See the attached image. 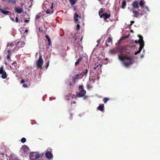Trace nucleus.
Masks as SVG:
<instances>
[{"mask_svg":"<svg viewBox=\"0 0 160 160\" xmlns=\"http://www.w3.org/2000/svg\"><path fill=\"white\" fill-rule=\"evenodd\" d=\"M72 37L71 39V41H74V45H75V44H76L77 43H78V41L77 42V40L78 38V36L77 35V34L76 33L74 34H72Z\"/></svg>","mask_w":160,"mask_h":160,"instance_id":"obj_5","label":"nucleus"},{"mask_svg":"<svg viewBox=\"0 0 160 160\" xmlns=\"http://www.w3.org/2000/svg\"><path fill=\"white\" fill-rule=\"evenodd\" d=\"M98 67V65H97V66L94 67L93 68V69H96Z\"/></svg>","mask_w":160,"mask_h":160,"instance_id":"obj_53","label":"nucleus"},{"mask_svg":"<svg viewBox=\"0 0 160 160\" xmlns=\"http://www.w3.org/2000/svg\"><path fill=\"white\" fill-rule=\"evenodd\" d=\"M24 82H25V81L23 79H22L20 82L21 83H22Z\"/></svg>","mask_w":160,"mask_h":160,"instance_id":"obj_47","label":"nucleus"},{"mask_svg":"<svg viewBox=\"0 0 160 160\" xmlns=\"http://www.w3.org/2000/svg\"><path fill=\"white\" fill-rule=\"evenodd\" d=\"M20 42V41H18L17 42H14L15 44V45H16V47H15L14 48L15 49L16 48H17V47H18V46L19 45V44Z\"/></svg>","mask_w":160,"mask_h":160,"instance_id":"obj_30","label":"nucleus"},{"mask_svg":"<svg viewBox=\"0 0 160 160\" xmlns=\"http://www.w3.org/2000/svg\"><path fill=\"white\" fill-rule=\"evenodd\" d=\"M79 62L77 61L76 62L75 64V66H77L79 64Z\"/></svg>","mask_w":160,"mask_h":160,"instance_id":"obj_44","label":"nucleus"},{"mask_svg":"<svg viewBox=\"0 0 160 160\" xmlns=\"http://www.w3.org/2000/svg\"><path fill=\"white\" fill-rule=\"evenodd\" d=\"M78 0H71V5H74L76 2Z\"/></svg>","mask_w":160,"mask_h":160,"instance_id":"obj_28","label":"nucleus"},{"mask_svg":"<svg viewBox=\"0 0 160 160\" xmlns=\"http://www.w3.org/2000/svg\"><path fill=\"white\" fill-rule=\"evenodd\" d=\"M10 56L11 55H8L6 57V58L9 61L11 60Z\"/></svg>","mask_w":160,"mask_h":160,"instance_id":"obj_33","label":"nucleus"},{"mask_svg":"<svg viewBox=\"0 0 160 160\" xmlns=\"http://www.w3.org/2000/svg\"><path fill=\"white\" fill-rule=\"evenodd\" d=\"M3 67L2 66L0 68V74H2L1 77L3 79L6 78L7 77L6 72L3 70Z\"/></svg>","mask_w":160,"mask_h":160,"instance_id":"obj_4","label":"nucleus"},{"mask_svg":"<svg viewBox=\"0 0 160 160\" xmlns=\"http://www.w3.org/2000/svg\"><path fill=\"white\" fill-rule=\"evenodd\" d=\"M145 8H146V9L148 10V7L147 6H146L145 7Z\"/></svg>","mask_w":160,"mask_h":160,"instance_id":"obj_58","label":"nucleus"},{"mask_svg":"<svg viewBox=\"0 0 160 160\" xmlns=\"http://www.w3.org/2000/svg\"><path fill=\"white\" fill-rule=\"evenodd\" d=\"M5 64L6 65H7V63L6 62H5Z\"/></svg>","mask_w":160,"mask_h":160,"instance_id":"obj_62","label":"nucleus"},{"mask_svg":"<svg viewBox=\"0 0 160 160\" xmlns=\"http://www.w3.org/2000/svg\"><path fill=\"white\" fill-rule=\"evenodd\" d=\"M41 14L40 13H39L36 15V20H38L40 18Z\"/></svg>","mask_w":160,"mask_h":160,"instance_id":"obj_26","label":"nucleus"},{"mask_svg":"<svg viewBox=\"0 0 160 160\" xmlns=\"http://www.w3.org/2000/svg\"><path fill=\"white\" fill-rule=\"evenodd\" d=\"M11 52V50L10 49H8V50H7V53H6V52H5V53L6 54H7L8 55H11L10 54V52Z\"/></svg>","mask_w":160,"mask_h":160,"instance_id":"obj_37","label":"nucleus"},{"mask_svg":"<svg viewBox=\"0 0 160 160\" xmlns=\"http://www.w3.org/2000/svg\"><path fill=\"white\" fill-rule=\"evenodd\" d=\"M78 18H81V16H79L78 14L75 13L74 16V20L75 22L79 23V22H78Z\"/></svg>","mask_w":160,"mask_h":160,"instance_id":"obj_12","label":"nucleus"},{"mask_svg":"<svg viewBox=\"0 0 160 160\" xmlns=\"http://www.w3.org/2000/svg\"><path fill=\"white\" fill-rule=\"evenodd\" d=\"M139 5L140 7H141L142 8V7L144 4V2L143 1L141 0L139 3Z\"/></svg>","mask_w":160,"mask_h":160,"instance_id":"obj_27","label":"nucleus"},{"mask_svg":"<svg viewBox=\"0 0 160 160\" xmlns=\"http://www.w3.org/2000/svg\"><path fill=\"white\" fill-rule=\"evenodd\" d=\"M14 10L16 12L20 14L23 12V10L22 8H17L15 7L14 8Z\"/></svg>","mask_w":160,"mask_h":160,"instance_id":"obj_11","label":"nucleus"},{"mask_svg":"<svg viewBox=\"0 0 160 160\" xmlns=\"http://www.w3.org/2000/svg\"><path fill=\"white\" fill-rule=\"evenodd\" d=\"M105 11V8H101L98 12V14L99 16H100V15L102 14V13H103Z\"/></svg>","mask_w":160,"mask_h":160,"instance_id":"obj_18","label":"nucleus"},{"mask_svg":"<svg viewBox=\"0 0 160 160\" xmlns=\"http://www.w3.org/2000/svg\"><path fill=\"white\" fill-rule=\"evenodd\" d=\"M126 47H122L120 48V52L121 54L123 53V52L126 50Z\"/></svg>","mask_w":160,"mask_h":160,"instance_id":"obj_14","label":"nucleus"},{"mask_svg":"<svg viewBox=\"0 0 160 160\" xmlns=\"http://www.w3.org/2000/svg\"><path fill=\"white\" fill-rule=\"evenodd\" d=\"M89 85H87V87H89Z\"/></svg>","mask_w":160,"mask_h":160,"instance_id":"obj_63","label":"nucleus"},{"mask_svg":"<svg viewBox=\"0 0 160 160\" xmlns=\"http://www.w3.org/2000/svg\"><path fill=\"white\" fill-rule=\"evenodd\" d=\"M29 22V20H27V19H25V20H24V22H26V23H27V22Z\"/></svg>","mask_w":160,"mask_h":160,"instance_id":"obj_51","label":"nucleus"},{"mask_svg":"<svg viewBox=\"0 0 160 160\" xmlns=\"http://www.w3.org/2000/svg\"><path fill=\"white\" fill-rule=\"evenodd\" d=\"M49 61H48L47 62V65H46V66H45V67L46 68H47L48 67L49 65Z\"/></svg>","mask_w":160,"mask_h":160,"instance_id":"obj_42","label":"nucleus"},{"mask_svg":"<svg viewBox=\"0 0 160 160\" xmlns=\"http://www.w3.org/2000/svg\"><path fill=\"white\" fill-rule=\"evenodd\" d=\"M75 99V100L76 99V98H72V101H71V102H72V103H76V101H75V100H73V99Z\"/></svg>","mask_w":160,"mask_h":160,"instance_id":"obj_39","label":"nucleus"},{"mask_svg":"<svg viewBox=\"0 0 160 160\" xmlns=\"http://www.w3.org/2000/svg\"><path fill=\"white\" fill-rule=\"evenodd\" d=\"M104 104H102L101 105H99L98 108V109L99 110L101 111H102L104 110Z\"/></svg>","mask_w":160,"mask_h":160,"instance_id":"obj_16","label":"nucleus"},{"mask_svg":"<svg viewBox=\"0 0 160 160\" xmlns=\"http://www.w3.org/2000/svg\"><path fill=\"white\" fill-rule=\"evenodd\" d=\"M144 57V55H141L140 56V58H142Z\"/></svg>","mask_w":160,"mask_h":160,"instance_id":"obj_57","label":"nucleus"},{"mask_svg":"<svg viewBox=\"0 0 160 160\" xmlns=\"http://www.w3.org/2000/svg\"><path fill=\"white\" fill-rule=\"evenodd\" d=\"M53 12V10H52V11H50V10L49 9H47L46 12V13L47 14H50L51 12L52 13Z\"/></svg>","mask_w":160,"mask_h":160,"instance_id":"obj_34","label":"nucleus"},{"mask_svg":"<svg viewBox=\"0 0 160 160\" xmlns=\"http://www.w3.org/2000/svg\"><path fill=\"white\" fill-rule=\"evenodd\" d=\"M77 29L78 30L80 28V25L79 24H77Z\"/></svg>","mask_w":160,"mask_h":160,"instance_id":"obj_41","label":"nucleus"},{"mask_svg":"<svg viewBox=\"0 0 160 160\" xmlns=\"http://www.w3.org/2000/svg\"><path fill=\"white\" fill-rule=\"evenodd\" d=\"M26 139L24 138H22L21 139V142L22 143H24L26 142Z\"/></svg>","mask_w":160,"mask_h":160,"instance_id":"obj_32","label":"nucleus"},{"mask_svg":"<svg viewBox=\"0 0 160 160\" xmlns=\"http://www.w3.org/2000/svg\"><path fill=\"white\" fill-rule=\"evenodd\" d=\"M65 99L68 100L69 99V96H67L65 97Z\"/></svg>","mask_w":160,"mask_h":160,"instance_id":"obj_46","label":"nucleus"},{"mask_svg":"<svg viewBox=\"0 0 160 160\" xmlns=\"http://www.w3.org/2000/svg\"><path fill=\"white\" fill-rule=\"evenodd\" d=\"M107 42L110 43H112V38L109 37L108 38L107 40Z\"/></svg>","mask_w":160,"mask_h":160,"instance_id":"obj_24","label":"nucleus"},{"mask_svg":"<svg viewBox=\"0 0 160 160\" xmlns=\"http://www.w3.org/2000/svg\"><path fill=\"white\" fill-rule=\"evenodd\" d=\"M78 88L79 89H81L82 90V89H83V85H79L78 87Z\"/></svg>","mask_w":160,"mask_h":160,"instance_id":"obj_38","label":"nucleus"},{"mask_svg":"<svg viewBox=\"0 0 160 160\" xmlns=\"http://www.w3.org/2000/svg\"><path fill=\"white\" fill-rule=\"evenodd\" d=\"M105 60H108V58H106Z\"/></svg>","mask_w":160,"mask_h":160,"instance_id":"obj_64","label":"nucleus"},{"mask_svg":"<svg viewBox=\"0 0 160 160\" xmlns=\"http://www.w3.org/2000/svg\"><path fill=\"white\" fill-rule=\"evenodd\" d=\"M119 58L122 61V62L123 61H124V60H125L124 56L123 57L122 56H119Z\"/></svg>","mask_w":160,"mask_h":160,"instance_id":"obj_29","label":"nucleus"},{"mask_svg":"<svg viewBox=\"0 0 160 160\" xmlns=\"http://www.w3.org/2000/svg\"><path fill=\"white\" fill-rule=\"evenodd\" d=\"M125 59H128L130 61L133 59V58L131 57H129L127 56V55H125L124 56Z\"/></svg>","mask_w":160,"mask_h":160,"instance_id":"obj_21","label":"nucleus"},{"mask_svg":"<svg viewBox=\"0 0 160 160\" xmlns=\"http://www.w3.org/2000/svg\"><path fill=\"white\" fill-rule=\"evenodd\" d=\"M82 37L81 38H80V41L82 42Z\"/></svg>","mask_w":160,"mask_h":160,"instance_id":"obj_59","label":"nucleus"},{"mask_svg":"<svg viewBox=\"0 0 160 160\" xmlns=\"http://www.w3.org/2000/svg\"><path fill=\"white\" fill-rule=\"evenodd\" d=\"M45 156L48 158L50 159L52 158L53 155L50 151H47L45 153Z\"/></svg>","mask_w":160,"mask_h":160,"instance_id":"obj_10","label":"nucleus"},{"mask_svg":"<svg viewBox=\"0 0 160 160\" xmlns=\"http://www.w3.org/2000/svg\"><path fill=\"white\" fill-rule=\"evenodd\" d=\"M82 59V57H80L77 60V61L78 62H81Z\"/></svg>","mask_w":160,"mask_h":160,"instance_id":"obj_36","label":"nucleus"},{"mask_svg":"<svg viewBox=\"0 0 160 160\" xmlns=\"http://www.w3.org/2000/svg\"><path fill=\"white\" fill-rule=\"evenodd\" d=\"M20 44L18 46L17 49H18L19 48H21L24 46L25 44V43L23 42H20Z\"/></svg>","mask_w":160,"mask_h":160,"instance_id":"obj_23","label":"nucleus"},{"mask_svg":"<svg viewBox=\"0 0 160 160\" xmlns=\"http://www.w3.org/2000/svg\"><path fill=\"white\" fill-rule=\"evenodd\" d=\"M23 87L24 88H28V86L25 84H23Z\"/></svg>","mask_w":160,"mask_h":160,"instance_id":"obj_48","label":"nucleus"},{"mask_svg":"<svg viewBox=\"0 0 160 160\" xmlns=\"http://www.w3.org/2000/svg\"><path fill=\"white\" fill-rule=\"evenodd\" d=\"M105 44L106 45V47H108V44H107V43H106Z\"/></svg>","mask_w":160,"mask_h":160,"instance_id":"obj_61","label":"nucleus"},{"mask_svg":"<svg viewBox=\"0 0 160 160\" xmlns=\"http://www.w3.org/2000/svg\"><path fill=\"white\" fill-rule=\"evenodd\" d=\"M97 42L98 43V44L97 45V46H98L99 44V43H100V40H97Z\"/></svg>","mask_w":160,"mask_h":160,"instance_id":"obj_56","label":"nucleus"},{"mask_svg":"<svg viewBox=\"0 0 160 160\" xmlns=\"http://www.w3.org/2000/svg\"><path fill=\"white\" fill-rule=\"evenodd\" d=\"M53 2H52V5H51V9H53Z\"/></svg>","mask_w":160,"mask_h":160,"instance_id":"obj_50","label":"nucleus"},{"mask_svg":"<svg viewBox=\"0 0 160 160\" xmlns=\"http://www.w3.org/2000/svg\"><path fill=\"white\" fill-rule=\"evenodd\" d=\"M138 37L139 38V39L138 40H136L135 41V42L137 44L139 43L140 47L139 48V50L134 53V54L136 55L140 52L144 45V42L142 37L140 35H138Z\"/></svg>","mask_w":160,"mask_h":160,"instance_id":"obj_1","label":"nucleus"},{"mask_svg":"<svg viewBox=\"0 0 160 160\" xmlns=\"http://www.w3.org/2000/svg\"><path fill=\"white\" fill-rule=\"evenodd\" d=\"M123 65L126 67H128L130 65H131L132 64V62H131L129 63H126L125 61H123L122 62Z\"/></svg>","mask_w":160,"mask_h":160,"instance_id":"obj_17","label":"nucleus"},{"mask_svg":"<svg viewBox=\"0 0 160 160\" xmlns=\"http://www.w3.org/2000/svg\"><path fill=\"white\" fill-rule=\"evenodd\" d=\"M10 19H11V20L13 22H14L15 21V20H14V18L12 17H11L10 18Z\"/></svg>","mask_w":160,"mask_h":160,"instance_id":"obj_52","label":"nucleus"},{"mask_svg":"<svg viewBox=\"0 0 160 160\" xmlns=\"http://www.w3.org/2000/svg\"><path fill=\"white\" fill-rule=\"evenodd\" d=\"M45 38L47 39L48 41V44L49 46L51 45L52 42L51 41V39L49 37L48 35H46L45 36Z\"/></svg>","mask_w":160,"mask_h":160,"instance_id":"obj_15","label":"nucleus"},{"mask_svg":"<svg viewBox=\"0 0 160 160\" xmlns=\"http://www.w3.org/2000/svg\"><path fill=\"white\" fill-rule=\"evenodd\" d=\"M79 76V74H76L74 77L73 79L72 82L74 84H75L76 81L78 80Z\"/></svg>","mask_w":160,"mask_h":160,"instance_id":"obj_13","label":"nucleus"},{"mask_svg":"<svg viewBox=\"0 0 160 160\" xmlns=\"http://www.w3.org/2000/svg\"><path fill=\"white\" fill-rule=\"evenodd\" d=\"M25 32H28V30L27 29H26L25 30Z\"/></svg>","mask_w":160,"mask_h":160,"instance_id":"obj_60","label":"nucleus"},{"mask_svg":"<svg viewBox=\"0 0 160 160\" xmlns=\"http://www.w3.org/2000/svg\"><path fill=\"white\" fill-rule=\"evenodd\" d=\"M12 65L14 66L15 68H17V64L16 62H14L13 63Z\"/></svg>","mask_w":160,"mask_h":160,"instance_id":"obj_35","label":"nucleus"},{"mask_svg":"<svg viewBox=\"0 0 160 160\" xmlns=\"http://www.w3.org/2000/svg\"><path fill=\"white\" fill-rule=\"evenodd\" d=\"M41 157V155L40 154H37V156H36L37 159L38 158H40Z\"/></svg>","mask_w":160,"mask_h":160,"instance_id":"obj_40","label":"nucleus"},{"mask_svg":"<svg viewBox=\"0 0 160 160\" xmlns=\"http://www.w3.org/2000/svg\"><path fill=\"white\" fill-rule=\"evenodd\" d=\"M86 93V91L85 90L82 89L81 90L79 93L77 94V96L79 97H82Z\"/></svg>","mask_w":160,"mask_h":160,"instance_id":"obj_8","label":"nucleus"},{"mask_svg":"<svg viewBox=\"0 0 160 160\" xmlns=\"http://www.w3.org/2000/svg\"><path fill=\"white\" fill-rule=\"evenodd\" d=\"M111 15L110 14H108L106 13H103L100 16V18H104L105 21L108 22V21L107 20V19L110 18Z\"/></svg>","mask_w":160,"mask_h":160,"instance_id":"obj_6","label":"nucleus"},{"mask_svg":"<svg viewBox=\"0 0 160 160\" xmlns=\"http://www.w3.org/2000/svg\"><path fill=\"white\" fill-rule=\"evenodd\" d=\"M144 11L142 12L141 10H138V11H137L135 10H133L132 12L134 14L133 16L137 18H139L140 15L141 16L144 13H143Z\"/></svg>","mask_w":160,"mask_h":160,"instance_id":"obj_3","label":"nucleus"},{"mask_svg":"<svg viewBox=\"0 0 160 160\" xmlns=\"http://www.w3.org/2000/svg\"><path fill=\"white\" fill-rule=\"evenodd\" d=\"M0 11H1L2 13L5 15H7L9 12L8 11H5L3 10L1 8H0Z\"/></svg>","mask_w":160,"mask_h":160,"instance_id":"obj_19","label":"nucleus"},{"mask_svg":"<svg viewBox=\"0 0 160 160\" xmlns=\"http://www.w3.org/2000/svg\"><path fill=\"white\" fill-rule=\"evenodd\" d=\"M14 42H12L8 43L7 47H13L14 45Z\"/></svg>","mask_w":160,"mask_h":160,"instance_id":"obj_25","label":"nucleus"},{"mask_svg":"<svg viewBox=\"0 0 160 160\" xmlns=\"http://www.w3.org/2000/svg\"><path fill=\"white\" fill-rule=\"evenodd\" d=\"M79 62L77 61L76 62L75 64V66H77L79 64Z\"/></svg>","mask_w":160,"mask_h":160,"instance_id":"obj_43","label":"nucleus"},{"mask_svg":"<svg viewBox=\"0 0 160 160\" xmlns=\"http://www.w3.org/2000/svg\"><path fill=\"white\" fill-rule=\"evenodd\" d=\"M125 37H122L120 39V41H122V39H124V38H125Z\"/></svg>","mask_w":160,"mask_h":160,"instance_id":"obj_54","label":"nucleus"},{"mask_svg":"<svg viewBox=\"0 0 160 160\" xmlns=\"http://www.w3.org/2000/svg\"><path fill=\"white\" fill-rule=\"evenodd\" d=\"M139 3L137 1H134L132 4V6L133 9H138L139 8Z\"/></svg>","mask_w":160,"mask_h":160,"instance_id":"obj_9","label":"nucleus"},{"mask_svg":"<svg viewBox=\"0 0 160 160\" xmlns=\"http://www.w3.org/2000/svg\"><path fill=\"white\" fill-rule=\"evenodd\" d=\"M109 99L108 98H103V101L104 103H106L108 100Z\"/></svg>","mask_w":160,"mask_h":160,"instance_id":"obj_31","label":"nucleus"},{"mask_svg":"<svg viewBox=\"0 0 160 160\" xmlns=\"http://www.w3.org/2000/svg\"><path fill=\"white\" fill-rule=\"evenodd\" d=\"M88 69L87 68L85 69V72H82L81 73H80V74L82 76H84L86 75L88 73Z\"/></svg>","mask_w":160,"mask_h":160,"instance_id":"obj_20","label":"nucleus"},{"mask_svg":"<svg viewBox=\"0 0 160 160\" xmlns=\"http://www.w3.org/2000/svg\"><path fill=\"white\" fill-rule=\"evenodd\" d=\"M134 22V21H131V23H130V25H132V24H133Z\"/></svg>","mask_w":160,"mask_h":160,"instance_id":"obj_49","label":"nucleus"},{"mask_svg":"<svg viewBox=\"0 0 160 160\" xmlns=\"http://www.w3.org/2000/svg\"><path fill=\"white\" fill-rule=\"evenodd\" d=\"M18 21V18L17 17H16V18H15V22H17Z\"/></svg>","mask_w":160,"mask_h":160,"instance_id":"obj_45","label":"nucleus"},{"mask_svg":"<svg viewBox=\"0 0 160 160\" xmlns=\"http://www.w3.org/2000/svg\"><path fill=\"white\" fill-rule=\"evenodd\" d=\"M37 153L32 152L30 155V158L31 160H36L37 159Z\"/></svg>","mask_w":160,"mask_h":160,"instance_id":"obj_7","label":"nucleus"},{"mask_svg":"<svg viewBox=\"0 0 160 160\" xmlns=\"http://www.w3.org/2000/svg\"><path fill=\"white\" fill-rule=\"evenodd\" d=\"M73 9L74 11H75L77 9V8H76V7H74L73 8Z\"/></svg>","mask_w":160,"mask_h":160,"instance_id":"obj_55","label":"nucleus"},{"mask_svg":"<svg viewBox=\"0 0 160 160\" xmlns=\"http://www.w3.org/2000/svg\"><path fill=\"white\" fill-rule=\"evenodd\" d=\"M43 63V61L42 58V56L40 55L39 57V59L36 63L37 67L40 69L42 68V66Z\"/></svg>","mask_w":160,"mask_h":160,"instance_id":"obj_2","label":"nucleus"},{"mask_svg":"<svg viewBox=\"0 0 160 160\" xmlns=\"http://www.w3.org/2000/svg\"><path fill=\"white\" fill-rule=\"evenodd\" d=\"M126 6V2L125 0H123L122 3V8L124 9L125 7Z\"/></svg>","mask_w":160,"mask_h":160,"instance_id":"obj_22","label":"nucleus"}]
</instances>
